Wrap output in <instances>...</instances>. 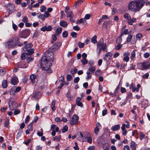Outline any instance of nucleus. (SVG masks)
Masks as SVG:
<instances>
[{
	"label": "nucleus",
	"instance_id": "38",
	"mask_svg": "<svg viewBox=\"0 0 150 150\" xmlns=\"http://www.w3.org/2000/svg\"><path fill=\"white\" fill-rule=\"evenodd\" d=\"M7 81L6 80H4L2 82V86L4 88H6L7 86Z\"/></svg>",
	"mask_w": 150,
	"mask_h": 150
},
{
	"label": "nucleus",
	"instance_id": "46",
	"mask_svg": "<svg viewBox=\"0 0 150 150\" xmlns=\"http://www.w3.org/2000/svg\"><path fill=\"white\" fill-rule=\"evenodd\" d=\"M67 13V17H74V14L71 11H69Z\"/></svg>",
	"mask_w": 150,
	"mask_h": 150
},
{
	"label": "nucleus",
	"instance_id": "27",
	"mask_svg": "<svg viewBox=\"0 0 150 150\" xmlns=\"http://www.w3.org/2000/svg\"><path fill=\"white\" fill-rule=\"evenodd\" d=\"M112 23V22L110 21H104L103 23V27L105 28H107V27L110 24Z\"/></svg>",
	"mask_w": 150,
	"mask_h": 150
},
{
	"label": "nucleus",
	"instance_id": "37",
	"mask_svg": "<svg viewBox=\"0 0 150 150\" xmlns=\"http://www.w3.org/2000/svg\"><path fill=\"white\" fill-rule=\"evenodd\" d=\"M70 91L69 90L67 93L65 94L67 98L68 99L70 100H71V96L70 94Z\"/></svg>",
	"mask_w": 150,
	"mask_h": 150
},
{
	"label": "nucleus",
	"instance_id": "35",
	"mask_svg": "<svg viewBox=\"0 0 150 150\" xmlns=\"http://www.w3.org/2000/svg\"><path fill=\"white\" fill-rule=\"evenodd\" d=\"M52 40L51 42L52 44H53L54 42L57 40V38L56 37V35L54 34L52 35Z\"/></svg>",
	"mask_w": 150,
	"mask_h": 150
},
{
	"label": "nucleus",
	"instance_id": "47",
	"mask_svg": "<svg viewBox=\"0 0 150 150\" xmlns=\"http://www.w3.org/2000/svg\"><path fill=\"white\" fill-rule=\"evenodd\" d=\"M139 134L140 140H142L143 138L145 139L146 138V137L145 135H144L142 132H140Z\"/></svg>",
	"mask_w": 150,
	"mask_h": 150
},
{
	"label": "nucleus",
	"instance_id": "31",
	"mask_svg": "<svg viewBox=\"0 0 150 150\" xmlns=\"http://www.w3.org/2000/svg\"><path fill=\"white\" fill-rule=\"evenodd\" d=\"M137 88H135L133 89L132 91L133 92H138L139 91V88L141 87V85L139 84H138L137 86Z\"/></svg>",
	"mask_w": 150,
	"mask_h": 150
},
{
	"label": "nucleus",
	"instance_id": "49",
	"mask_svg": "<svg viewBox=\"0 0 150 150\" xmlns=\"http://www.w3.org/2000/svg\"><path fill=\"white\" fill-rule=\"evenodd\" d=\"M83 1L84 0H79V1H77L76 2L75 5L76 6H78L81 4Z\"/></svg>",
	"mask_w": 150,
	"mask_h": 150
},
{
	"label": "nucleus",
	"instance_id": "17",
	"mask_svg": "<svg viewBox=\"0 0 150 150\" xmlns=\"http://www.w3.org/2000/svg\"><path fill=\"white\" fill-rule=\"evenodd\" d=\"M129 55V52L124 53L123 54V56H124L123 58V60L124 61L126 62H128L129 60V57L128 56Z\"/></svg>",
	"mask_w": 150,
	"mask_h": 150
},
{
	"label": "nucleus",
	"instance_id": "24",
	"mask_svg": "<svg viewBox=\"0 0 150 150\" xmlns=\"http://www.w3.org/2000/svg\"><path fill=\"white\" fill-rule=\"evenodd\" d=\"M143 64L144 69L150 68V63H148L144 62H143Z\"/></svg>",
	"mask_w": 150,
	"mask_h": 150
},
{
	"label": "nucleus",
	"instance_id": "54",
	"mask_svg": "<svg viewBox=\"0 0 150 150\" xmlns=\"http://www.w3.org/2000/svg\"><path fill=\"white\" fill-rule=\"evenodd\" d=\"M72 79L71 75L70 74H68L67 76V81H70Z\"/></svg>",
	"mask_w": 150,
	"mask_h": 150
},
{
	"label": "nucleus",
	"instance_id": "57",
	"mask_svg": "<svg viewBox=\"0 0 150 150\" xmlns=\"http://www.w3.org/2000/svg\"><path fill=\"white\" fill-rule=\"evenodd\" d=\"M40 130V132H38L37 133V135L39 137H41L43 135L42 129H41Z\"/></svg>",
	"mask_w": 150,
	"mask_h": 150
},
{
	"label": "nucleus",
	"instance_id": "21",
	"mask_svg": "<svg viewBox=\"0 0 150 150\" xmlns=\"http://www.w3.org/2000/svg\"><path fill=\"white\" fill-rule=\"evenodd\" d=\"M137 144L134 142L132 141L130 145V147L132 150H136Z\"/></svg>",
	"mask_w": 150,
	"mask_h": 150
},
{
	"label": "nucleus",
	"instance_id": "56",
	"mask_svg": "<svg viewBox=\"0 0 150 150\" xmlns=\"http://www.w3.org/2000/svg\"><path fill=\"white\" fill-rule=\"evenodd\" d=\"M28 18L26 16H25L23 17L22 19V21L25 23L28 22Z\"/></svg>",
	"mask_w": 150,
	"mask_h": 150
},
{
	"label": "nucleus",
	"instance_id": "34",
	"mask_svg": "<svg viewBox=\"0 0 150 150\" xmlns=\"http://www.w3.org/2000/svg\"><path fill=\"white\" fill-rule=\"evenodd\" d=\"M28 54L27 53H26V52H23V53L21 55V59L22 60H24L26 57L27 56V55Z\"/></svg>",
	"mask_w": 150,
	"mask_h": 150
},
{
	"label": "nucleus",
	"instance_id": "10",
	"mask_svg": "<svg viewBox=\"0 0 150 150\" xmlns=\"http://www.w3.org/2000/svg\"><path fill=\"white\" fill-rule=\"evenodd\" d=\"M4 6L7 8L10 11H14L15 8V5L11 3H8L7 5H5Z\"/></svg>",
	"mask_w": 150,
	"mask_h": 150
},
{
	"label": "nucleus",
	"instance_id": "43",
	"mask_svg": "<svg viewBox=\"0 0 150 150\" xmlns=\"http://www.w3.org/2000/svg\"><path fill=\"white\" fill-rule=\"evenodd\" d=\"M6 71L4 69H0V75L1 76L4 75L6 73Z\"/></svg>",
	"mask_w": 150,
	"mask_h": 150
},
{
	"label": "nucleus",
	"instance_id": "41",
	"mask_svg": "<svg viewBox=\"0 0 150 150\" xmlns=\"http://www.w3.org/2000/svg\"><path fill=\"white\" fill-rule=\"evenodd\" d=\"M33 122L30 123L28 126V129L30 131H32L33 130Z\"/></svg>",
	"mask_w": 150,
	"mask_h": 150
},
{
	"label": "nucleus",
	"instance_id": "45",
	"mask_svg": "<svg viewBox=\"0 0 150 150\" xmlns=\"http://www.w3.org/2000/svg\"><path fill=\"white\" fill-rule=\"evenodd\" d=\"M96 70V68L93 66L91 67L88 69V70L92 73H94Z\"/></svg>",
	"mask_w": 150,
	"mask_h": 150
},
{
	"label": "nucleus",
	"instance_id": "33",
	"mask_svg": "<svg viewBox=\"0 0 150 150\" xmlns=\"http://www.w3.org/2000/svg\"><path fill=\"white\" fill-rule=\"evenodd\" d=\"M61 138V136L59 135L58 136H55L53 137L52 139V140L55 141L56 140L58 142H59L60 141Z\"/></svg>",
	"mask_w": 150,
	"mask_h": 150
},
{
	"label": "nucleus",
	"instance_id": "39",
	"mask_svg": "<svg viewBox=\"0 0 150 150\" xmlns=\"http://www.w3.org/2000/svg\"><path fill=\"white\" fill-rule=\"evenodd\" d=\"M55 100H53L52 101V102L51 103V108H52V110L53 111L56 108L55 107Z\"/></svg>",
	"mask_w": 150,
	"mask_h": 150
},
{
	"label": "nucleus",
	"instance_id": "20",
	"mask_svg": "<svg viewBox=\"0 0 150 150\" xmlns=\"http://www.w3.org/2000/svg\"><path fill=\"white\" fill-rule=\"evenodd\" d=\"M11 81V83L13 85H16L17 84L18 81V79L16 77H14L12 78Z\"/></svg>",
	"mask_w": 150,
	"mask_h": 150
},
{
	"label": "nucleus",
	"instance_id": "26",
	"mask_svg": "<svg viewBox=\"0 0 150 150\" xmlns=\"http://www.w3.org/2000/svg\"><path fill=\"white\" fill-rule=\"evenodd\" d=\"M87 133H86L85 132H83V133H81V132H79L77 134H78L80 135L81 138H80L81 139L82 138V139H84L86 138V134Z\"/></svg>",
	"mask_w": 150,
	"mask_h": 150
},
{
	"label": "nucleus",
	"instance_id": "52",
	"mask_svg": "<svg viewBox=\"0 0 150 150\" xmlns=\"http://www.w3.org/2000/svg\"><path fill=\"white\" fill-rule=\"evenodd\" d=\"M135 69V66L131 64L130 65L129 67H128V70H134Z\"/></svg>",
	"mask_w": 150,
	"mask_h": 150
},
{
	"label": "nucleus",
	"instance_id": "13",
	"mask_svg": "<svg viewBox=\"0 0 150 150\" xmlns=\"http://www.w3.org/2000/svg\"><path fill=\"white\" fill-rule=\"evenodd\" d=\"M132 38V35L131 34H128V36L126 39V42L127 43H129L131 42V44H134L136 42V41L134 40L133 41V40H132L131 41Z\"/></svg>",
	"mask_w": 150,
	"mask_h": 150
},
{
	"label": "nucleus",
	"instance_id": "30",
	"mask_svg": "<svg viewBox=\"0 0 150 150\" xmlns=\"http://www.w3.org/2000/svg\"><path fill=\"white\" fill-rule=\"evenodd\" d=\"M124 17L127 19V21L131 19V17L130 15L128 13H125L124 15Z\"/></svg>",
	"mask_w": 150,
	"mask_h": 150
},
{
	"label": "nucleus",
	"instance_id": "7",
	"mask_svg": "<svg viewBox=\"0 0 150 150\" xmlns=\"http://www.w3.org/2000/svg\"><path fill=\"white\" fill-rule=\"evenodd\" d=\"M31 31L30 30L26 29L22 31L20 35V37L21 38H26L30 35Z\"/></svg>",
	"mask_w": 150,
	"mask_h": 150
},
{
	"label": "nucleus",
	"instance_id": "48",
	"mask_svg": "<svg viewBox=\"0 0 150 150\" xmlns=\"http://www.w3.org/2000/svg\"><path fill=\"white\" fill-rule=\"evenodd\" d=\"M132 94L131 93L129 92L127 94L126 97L127 99H131L132 98Z\"/></svg>",
	"mask_w": 150,
	"mask_h": 150
},
{
	"label": "nucleus",
	"instance_id": "3",
	"mask_svg": "<svg viewBox=\"0 0 150 150\" xmlns=\"http://www.w3.org/2000/svg\"><path fill=\"white\" fill-rule=\"evenodd\" d=\"M102 50L103 52H107L108 49L107 47L106 43H103V38H101L97 43V52L99 54Z\"/></svg>",
	"mask_w": 150,
	"mask_h": 150
},
{
	"label": "nucleus",
	"instance_id": "55",
	"mask_svg": "<svg viewBox=\"0 0 150 150\" xmlns=\"http://www.w3.org/2000/svg\"><path fill=\"white\" fill-rule=\"evenodd\" d=\"M122 41V38L118 37L116 40V43L117 44L120 43Z\"/></svg>",
	"mask_w": 150,
	"mask_h": 150
},
{
	"label": "nucleus",
	"instance_id": "61",
	"mask_svg": "<svg viewBox=\"0 0 150 150\" xmlns=\"http://www.w3.org/2000/svg\"><path fill=\"white\" fill-rule=\"evenodd\" d=\"M77 33L74 32L71 33V36L73 38H76L77 37Z\"/></svg>",
	"mask_w": 150,
	"mask_h": 150
},
{
	"label": "nucleus",
	"instance_id": "58",
	"mask_svg": "<svg viewBox=\"0 0 150 150\" xmlns=\"http://www.w3.org/2000/svg\"><path fill=\"white\" fill-rule=\"evenodd\" d=\"M136 106L135 105H134L133 106V108L131 110V112L135 115L136 114V113L135 111V110L136 109Z\"/></svg>",
	"mask_w": 150,
	"mask_h": 150
},
{
	"label": "nucleus",
	"instance_id": "5",
	"mask_svg": "<svg viewBox=\"0 0 150 150\" xmlns=\"http://www.w3.org/2000/svg\"><path fill=\"white\" fill-rule=\"evenodd\" d=\"M15 37L8 40L5 44V46L8 48H13L15 47Z\"/></svg>",
	"mask_w": 150,
	"mask_h": 150
},
{
	"label": "nucleus",
	"instance_id": "22",
	"mask_svg": "<svg viewBox=\"0 0 150 150\" xmlns=\"http://www.w3.org/2000/svg\"><path fill=\"white\" fill-rule=\"evenodd\" d=\"M120 125L119 124H117L112 126L111 129L112 131H115L118 130L120 129Z\"/></svg>",
	"mask_w": 150,
	"mask_h": 150
},
{
	"label": "nucleus",
	"instance_id": "36",
	"mask_svg": "<svg viewBox=\"0 0 150 150\" xmlns=\"http://www.w3.org/2000/svg\"><path fill=\"white\" fill-rule=\"evenodd\" d=\"M136 20L135 18H133L132 19H130L127 21V22L130 25H132L133 23Z\"/></svg>",
	"mask_w": 150,
	"mask_h": 150
},
{
	"label": "nucleus",
	"instance_id": "29",
	"mask_svg": "<svg viewBox=\"0 0 150 150\" xmlns=\"http://www.w3.org/2000/svg\"><path fill=\"white\" fill-rule=\"evenodd\" d=\"M30 79L33 83H34L35 81V79L36 78V76L34 74H32L30 76Z\"/></svg>",
	"mask_w": 150,
	"mask_h": 150
},
{
	"label": "nucleus",
	"instance_id": "63",
	"mask_svg": "<svg viewBox=\"0 0 150 150\" xmlns=\"http://www.w3.org/2000/svg\"><path fill=\"white\" fill-rule=\"evenodd\" d=\"M138 66L139 67V68L142 70H144V67L143 66V62L139 63L138 64Z\"/></svg>",
	"mask_w": 150,
	"mask_h": 150
},
{
	"label": "nucleus",
	"instance_id": "1",
	"mask_svg": "<svg viewBox=\"0 0 150 150\" xmlns=\"http://www.w3.org/2000/svg\"><path fill=\"white\" fill-rule=\"evenodd\" d=\"M53 59V55L48 52H46L42 58L41 65L42 69L45 70H48L51 65V62Z\"/></svg>",
	"mask_w": 150,
	"mask_h": 150
},
{
	"label": "nucleus",
	"instance_id": "40",
	"mask_svg": "<svg viewBox=\"0 0 150 150\" xmlns=\"http://www.w3.org/2000/svg\"><path fill=\"white\" fill-rule=\"evenodd\" d=\"M96 39L97 37L96 35H94L93 37V38L91 39V42L94 44H95L97 42Z\"/></svg>",
	"mask_w": 150,
	"mask_h": 150
},
{
	"label": "nucleus",
	"instance_id": "28",
	"mask_svg": "<svg viewBox=\"0 0 150 150\" xmlns=\"http://www.w3.org/2000/svg\"><path fill=\"white\" fill-rule=\"evenodd\" d=\"M62 28L61 27H59L57 28L55 30V33L56 35H58L60 34L62 31Z\"/></svg>",
	"mask_w": 150,
	"mask_h": 150
},
{
	"label": "nucleus",
	"instance_id": "23",
	"mask_svg": "<svg viewBox=\"0 0 150 150\" xmlns=\"http://www.w3.org/2000/svg\"><path fill=\"white\" fill-rule=\"evenodd\" d=\"M136 51V50H134L131 52L130 58L132 60H134L135 59Z\"/></svg>",
	"mask_w": 150,
	"mask_h": 150
},
{
	"label": "nucleus",
	"instance_id": "53",
	"mask_svg": "<svg viewBox=\"0 0 150 150\" xmlns=\"http://www.w3.org/2000/svg\"><path fill=\"white\" fill-rule=\"evenodd\" d=\"M33 60L34 58L30 56L27 59L26 61L28 63H29L31 61H32Z\"/></svg>",
	"mask_w": 150,
	"mask_h": 150
},
{
	"label": "nucleus",
	"instance_id": "16",
	"mask_svg": "<svg viewBox=\"0 0 150 150\" xmlns=\"http://www.w3.org/2000/svg\"><path fill=\"white\" fill-rule=\"evenodd\" d=\"M82 23L83 25H86L87 24L86 21L83 18H81L80 20H78L76 23V24Z\"/></svg>",
	"mask_w": 150,
	"mask_h": 150
},
{
	"label": "nucleus",
	"instance_id": "60",
	"mask_svg": "<svg viewBox=\"0 0 150 150\" xmlns=\"http://www.w3.org/2000/svg\"><path fill=\"white\" fill-rule=\"evenodd\" d=\"M68 33L67 31H65L62 33V36L64 38H66L68 36Z\"/></svg>",
	"mask_w": 150,
	"mask_h": 150
},
{
	"label": "nucleus",
	"instance_id": "25",
	"mask_svg": "<svg viewBox=\"0 0 150 150\" xmlns=\"http://www.w3.org/2000/svg\"><path fill=\"white\" fill-rule=\"evenodd\" d=\"M59 25L60 26L62 27H63L65 28L67 26L68 24L65 21H62L60 22Z\"/></svg>",
	"mask_w": 150,
	"mask_h": 150
},
{
	"label": "nucleus",
	"instance_id": "32",
	"mask_svg": "<svg viewBox=\"0 0 150 150\" xmlns=\"http://www.w3.org/2000/svg\"><path fill=\"white\" fill-rule=\"evenodd\" d=\"M38 14L39 15L38 16V17L41 19L43 21H44L45 19V17L44 15L41 14V13H38Z\"/></svg>",
	"mask_w": 150,
	"mask_h": 150
},
{
	"label": "nucleus",
	"instance_id": "51",
	"mask_svg": "<svg viewBox=\"0 0 150 150\" xmlns=\"http://www.w3.org/2000/svg\"><path fill=\"white\" fill-rule=\"evenodd\" d=\"M122 46V45L120 44H118L117 45L115 46V49L116 50H119L121 49Z\"/></svg>",
	"mask_w": 150,
	"mask_h": 150
},
{
	"label": "nucleus",
	"instance_id": "64",
	"mask_svg": "<svg viewBox=\"0 0 150 150\" xmlns=\"http://www.w3.org/2000/svg\"><path fill=\"white\" fill-rule=\"evenodd\" d=\"M142 35L141 33H138L136 35V38H138L139 40L141 39V38L142 37Z\"/></svg>",
	"mask_w": 150,
	"mask_h": 150
},
{
	"label": "nucleus",
	"instance_id": "44",
	"mask_svg": "<svg viewBox=\"0 0 150 150\" xmlns=\"http://www.w3.org/2000/svg\"><path fill=\"white\" fill-rule=\"evenodd\" d=\"M77 71V69L76 68H72L71 70V73L72 74H74Z\"/></svg>",
	"mask_w": 150,
	"mask_h": 150
},
{
	"label": "nucleus",
	"instance_id": "19",
	"mask_svg": "<svg viewBox=\"0 0 150 150\" xmlns=\"http://www.w3.org/2000/svg\"><path fill=\"white\" fill-rule=\"evenodd\" d=\"M41 96V93L40 92H37L34 94L32 97V98H35V100H38L40 98Z\"/></svg>",
	"mask_w": 150,
	"mask_h": 150
},
{
	"label": "nucleus",
	"instance_id": "50",
	"mask_svg": "<svg viewBox=\"0 0 150 150\" xmlns=\"http://www.w3.org/2000/svg\"><path fill=\"white\" fill-rule=\"evenodd\" d=\"M9 123V120L8 119H7L5 122L4 123V127H8Z\"/></svg>",
	"mask_w": 150,
	"mask_h": 150
},
{
	"label": "nucleus",
	"instance_id": "6",
	"mask_svg": "<svg viewBox=\"0 0 150 150\" xmlns=\"http://www.w3.org/2000/svg\"><path fill=\"white\" fill-rule=\"evenodd\" d=\"M9 108L10 110H13L16 108L17 107V104L14 101L13 98H10L8 101Z\"/></svg>",
	"mask_w": 150,
	"mask_h": 150
},
{
	"label": "nucleus",
	"instance_id": "4",
	"mask_svg": "<svg viewBox=\"0 0 150 150\" xmlns=\"http://www.w3.org/2000/svg\"><path fill=\"white\" fill-rule=\"evenodd\" d=\"M33 45L31 43H29L22 47L23 51L27 52L29 55H31L34 53V49L32 48Z\"/></svg>",
	"mask_w": 150,
	"mask_h": 150
},
{
	"label": "nucleus",
	"instance_id": "8",
	"mask_svg": "<svg viewBox=\"0 0 150 150\" xmlns=\"http://www.w3.org/2000/svg\"><path fill=\"white\" fill-rule=\"evenodd\" d=\"M61 45V43L59 42H57L52 46L50 48V51L52 52L56 51Z\"/></svg>",
	"mask_w": 150,
	"mask_h": 150
},
{
	"label": "nucleus",
	"instance_id": "62",
	"mask_svg": "<svg viewBox=\"0 0 150 150\" xmlns=\"http://www.w3.org/2000/svg\"><path fill=\"white\" fill-rule=\"evenodd\" d=\"M43 15L45 18H48L50 15V14L49 13L48 11H47L45 12L44 14Z\"/></svg>",
	"mask_w": 150,
	"mask_h": 150
},
{
	"label": "nucleus",
	"instance_id": "14",
	"mask_svg": "<svg viewBox=\"0 0 150 150\" xmlns=\"http://www.w3.org/2000/svg\"><path fill=\"white\" fill-rule=\"evenodd\" d=\"M52 29V28L51 25H49L48 26H44L40 29L43 32L50 31Z\"/></svg>",
	"mask_w": 150,
	"mask_h": 150
},
{
	"label": "nucleus",
	"instance_id": "18",
	"mask_svg": "<svg viewBox=\"0 0 150 150\" xmlns=\"http://www.w3.org/2000/svg\"><path fill=\"white\" fill-rule=\"evenodd\" d=\"M121 129L122 131V135L124 136H126L127 134V132L125 129V124H122V126L121 127Z\"/></svg>",
	"mask_w": 150,
	"mask_h": 150
},
{
	"label": "nucleus",
	"instance_id": "12",
	"mask_svg": "<svg viewBox=\"0 0 150 150\" xmlns=\"http://www.w3.org/2000/svg\"><path fill=\"white\" fill-rule=\"evenodd\" d=\"M18 67L19 68H27L28 65L24 61H22L18 63Z\"/></svg>",
	"mask_w": 150,
	"mask_h": 150
},
{
	"label": "nucleus",
	"instance_id": "9",
	"mask_svg": "<svg viewBox=\"0 0 150 150\" xmlns=\"http://www.w3.org/2000/svg\"><path fill=\"white\" fill-rule=\"evenodd\" d=\"M78 120L79 117L76 115H74L71 118V120L70 122V124L72 125H74L78 121Z\"/></svg>",
	"mask_w": 150,
	"mask_h": 150
},
{
	"label": "nucleus",
	"instance_id": "42",
	"mask_svg": "<svg viewBox=\"0 0 150 150\" xmlns=\"http://www.w3.org/2000/svg\"><path fill=\"white\" fill-rule=\"evenodd\" d=\"M68 127L67 126H64L62 129V132L63 133H65L68 130Z\"/></svg>",
	"mask_w": 150,
	"mask_h": 150
},
{
	"label": "nucleus",
	"instance_id": "2",
	"mask_svg": "<svg viewBox=\"0 0 150 150\" xmlns=\"http://www.w3.org/2000/svg\"><path fill=\"white\" fill-rule=\"evenodd\" d=\"M144 4V0H138L130 1L128 5V9L135 12L139 11Z\"/></svg>",
	"mask_w": 150,
	"mask_h": 150
},
{
	"label": "nucleus",
	"instance_id": "59",
	"mask_svg": "<svg viewBox=\"0 0 150 150\" xmlns=\"http://www.w3.org/2000/svg\"><path fill=\"white\" fill-rule=\"evenodd\" d=\"M40 11L41 12L45 11L46 9V7L44 6H42L40 7Z\"/></svg>",
	"mask_w": 150,
	"mask_h": 150
},
{
	"label": "nucleus",
	"instance_id": "15",
	"mask_svg": "<svg viewBox=\"0 0 150 150\" xmlns=\"http://www.w3.org/2000/svg\"><path fill=\"white\" fill-rule=\"evenodd\" d=\"M112 54L110 52H108L105 56L103 58L104 60L108 62L112 57Z\"/></svg>",
	"mask_w": 150,
	"mask_h": 150
},
{
	"label": "nucleus",
	"instance_id": "11",
	"mask_svg": "<svg viewBox=\"0 0 150 150\" xmlns=\"http://www.w3.org/2000/svg\"><path fill=\"white\" fill-rule=\"evenodd\" d=\"M15 46H17L19 47H21L23 46V43L20 42L19 40V38L18 37H15Z\"/></svg>",
	"mask_w": 150,
	"mask_h": 150
}]
</instances>
